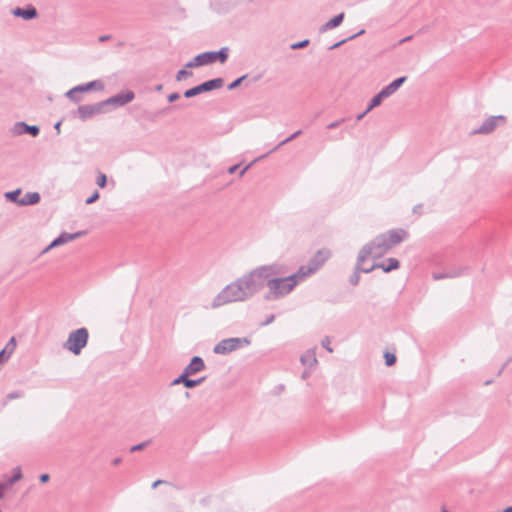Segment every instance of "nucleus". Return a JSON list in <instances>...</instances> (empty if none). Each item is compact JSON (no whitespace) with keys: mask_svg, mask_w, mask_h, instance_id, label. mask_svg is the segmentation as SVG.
Returning a JSON list of instances; mask_svg holds the SVG:
<instances>
[{"mask_svg":"<svg viewBox=\"0 0 512 512\" xmlns=\"http://www.w3.org/2000/svg\"><path fill=\"white\" fill-rule=\"evenodd\" d=\"M284 274L285 268L280 264L274 263L259 266L243 275L245 288L249 292L250 296L253 297L265 286L268 287V281L271 280L272 276H280Z\"/></svg>","mask_w":512,"mask_h":512,"instance_id":"obj_1","label":"nucleus"},{"mask_svg":"<svg viewBox=\"0 0 512 512\" xmlns=\"http://www.w3.org/2000/svg\"><path fill=\"white\" fill-rule=\"evenodd\" d=\"M250 298L251 296L245 288V282L242 276L224 287L213 299L211 307L216 309L229 303L242 302Z\"/></svg>","mask_w":512,"mask_h":512,"instance_id":"obj_2","label":"nucleus"},{"mask_svg":"<svg viewBox=\"0 0 512 512\" xmlns=\"http://www.w3.org/2000/svg\"><path fill=\"white\" fill-rule=\"evenodd\" d=\"M389 250H391V248L384 235L380 234L362 247L359 251V260H366L368 258L378 259L384 256Z\"/></svg>","mask_w":512,"mask_h":512,"instance_id":"obj_3","label":"nucleus"},{"mask_svg":"<svg viewBox=\"0 0 512 512\" xmlns=\"http://www.w3.org/2000/svg\"><path fill=\"white\" fill-rule=\"evenodd\" d=\"M268 289L264 296L267 301L283 298L294 290L283 275L272 276L271 280L268 281Z\"/></svg>","mask_w":512,"mask_h":512,"instance_id":"obj_4","label":"nucleus"},{"mask_svg":"<svg viewBox=\"0 0 512 512\" xmlns=\"http://www.w3.org/2000/svg\"><path fill=\"white\" fill-rule=\"evenodd\" d=\"M89 339L87 328L82 327L72 331L67 340L63 343V348L70 351L74 355H80L83 348L86 347Z\"/></svg>","mask_w":512,"mask_h":512,"instance_id":"obj_5","label":"nucleus"},{"mask_svg":"<svg viewBox=\"0 0 512 512\" xmlns=\"http://www.w3.org/2000/svg\"><path fill=\"white\" fill-rule=\"evenodd\" d=\"M250 343H251V341L247 337L226 338V339L221 340L214 346L213 352L218 355H226V354L236 351L244 346H248Z\"/></svg>","mask_w":512,"mask_h":512,"instance_id":"obj_6","label":"nucleus"},{"mask_svg":"<svg viewBox=\"0 0 512 512\" xmlns=\"http://www.w3.org/2000/svg\"><path fill=\"white\" fill-rule=\"evenodd\" d=\"M224 85L223 78H213L210 80H207L205 82H202L201 84L194 86L190 89H187L184 91V97L185 98H192L195 97L201 93L209 92L215 89H219Z\"/></svg>","mask_w":512,"mask_h":512,"instance_id":"obj_7","label":"nucleus"},{"mask_svg":"<svg viewBox=\"0 0 512 512\" xmlns=\"http://www.w3.org/2000/svg\"><path fill=\"white\" fill-rule=\"evenodd\" d=\"M106 112H108V109H105L103 102L100 101L93 104L80 105L74 115L82 122H85L95 115L104 114Z\"/></svg>","mask_w":512,"mask_h":512,"instance_id":"obj_8","label":"nucleus"},{"mask_svg":"<svg viewBox=\"0 0 512 512\" xmlns=\"http://www.w3.org/2000/svg\"><path fill=\"white\" fill-rule=\"evenodd\" d=\"M134 98L135 93L132 90H126L121 91L109 97L108 99L103 100L102 102L104 104L105 109H107L108 107L118 108L130 103L134 100Z\"/></svg>","mask_w":512,"mask_h":512,"instance_id":"obj_9","label":"nucleus"},{"mask_svg":"<svg viewBox=\"0 0 512 512\" xmlns=\"http://www.w3.org/2000/svg\"><path fill=\"white\" fill-rule=\"evenodd\" d=\"M331 252L328 249H320L318 250L308 261L305 266L308 273L311 275L315 274L324 263L330 258Z\"/></svg>","mask_w":512,"mask_h":512,"instance_id":"obj_10","label":"nucleus"},{"mask_svg":"<svg viewBox=\"0 0 512 512\" xmlns=\"http://www.w3.org/2000/svg\"><path fill=\"white\" fill-rule=\"evenodd\" d=\"M501 122L502 124H505L506 123V117L503 116V115H498V116H490L489 118H487L481 126H479L478 128L474 129L471 134L472 135H478V134H481V135H487V134H490L492 133L498 126V123Z\"/></svg>","mask_w":512,"mask_h":512,"instance_id":"obj_11","label":"nucleus"},{"mask_svg":"<svg viewBox=\"0 0 512 512\" xmlns=\"http://www.w3.org/2000/svg\"><path fill=\"white\" fill-rule=\"evenodd\" d=\"M202 61L205 65L213 64L217 61L220 63H225L228 60L229 57V48L228 47H222L218 51H206L203 53H200Z\"/></svg>","mask_w":512,"mask_h":512,"instance_id":"obj_12","label":"nucleus"},{"mask_svg":"<svg viewBox=\"0 0 512 512\" xmlns=\"http://www.w3.org/2000/svg\"><path fill=\"white\" fill-rule=\"evenodd\" d=\"M382 235H384L391 249L399 245L401 242L407 240L409 237V233L402 228L391 229L386 233H382Z\"/></svg>","mask_w":512,"mask_h":512,"instance_id":"obj_13","label":"nucleus"},{"mask_svg":"<svg viewBox=\"0 0 512 512\" xmlns=\"http://www.w3.org/2000/svg\"><path fill=\"white\" fill-rule=\"evenodd\" d=\"M104 89V84L101 80H93L85 84L77 85L70 89V94L73 93H84L92 90L101 91Z\"/></svg>","mask_w":512,"mask_h":512,"instance_id":"obj_14","label":"nucleus"},{"mask_svg":"<svg viewBox=\"0 0 512 512\" xmlns=\"http://www.w3.org/2000/svg\"><path fill=\"white\" fill-rule=\"evenodd\" d=\"M15 135L29 134L32 137H37L40 133V128L37 125H28L25 122H17L13 127Z\"/></svg>","mask_w":512,"mask_h":512,"instance_id":"obj_15","label":"nucleus"},{"mask_svg":"<svg viewBox=\"0 0 512 512\" xmlns=\"http://www.w3.org/2000/svg\"><path fill=\"white\" fill-rule=\"evenodd\" d=\"M83 232H76V233H67L62 232L58 237H56L50 245L43 251L46 252L50 250L51 248L66 244L76 238H78L80 235H82Z\"/></svg>","mask_w":512,"mask_h":512,"instance_id":"obj_16","label":"nucleus"},{"mask_svg":"<svg viewBox=\"0 0 512 512\" xmlns=\"http://www.w3.org/2000/svg\"><path fill=\"white\" fill-rule=\"evenodd\" d=\"M205 369L204 360L200 356H194L190 360V363L183 369L184 372L188 374L190 377L198 372H201Z\"/></svg>","mask_w":512,"mask_h":512,"instance_id":"obj_17","label":"nucleus"},{"mask_svg":"<svg viewBox=\"0 0 512 512\" xmlns=\"http://www.w3.org/2000/svg\"><path fill=\"white\" fill-rule=\"evenodd\" d=\"M309 276H311V274L308 273L305 266L302 265L294 274L285 277L286 280L289 282L290 286L294 289L301 281H303L305 278Z\"/></svg>","mask_w":512,"mask_h":512,"instance_id":"obj_18","label":"nucleus"},{"mask_svg":"<svg viewBox=\"0 0 512 512\" xmlns=\"http://www.w3.org/2000/svg\"><path fill=\"white\" fill-rule=\"evenodd\" d=\"M309 276H311V274L308 273L305 266L302 265L294 274L285 277L286 280L289 282L290 286L294 289L301 281H303L305 278Z\"/></svg>","mask_w":512,"mask_h":512,"instance_id":"obj_19","label":"nucleus"},{"mask_svg":"<svg viewBox=\"0 0 512 512\" xmlns=\"http://www.w3.org/2000/svg\"><path fill=\"white\" fill-rule=\"evenodd\" d=\"M12 13L14 16L21 17L24 20H32L38 15L36 8L32 5H27L25 8L17 7Z\"/></svg>","mask_w":512,"mask_h":512,"instance_id":"obj_20","label":"nucleus"},{"mask_svg":"<svg viewBox=\"0 0 512 512\" xmlns=\"http://www.w3.org/2000/svg\"><path fill=\"white\" fill-rule=\"evenodd\" d=\"M406 80V76L396 78L387 86L382 88L381 91L384 95H386V98H388L389 96L393 95L405 83Z\"/></svg>","mask_w":512,"mask_h":512,"instance_id":"obj_21","label":"nucleus"},{"mask_svg":"<svg viewBox=\"0 0 512 512\" xmlns=\"http://www.w3.org/2000/svg\"><path fill=\"white\" fill-rule=\"evenodd\" d=\"M344 17H345V14L343 12L339 13L338 15L334 16L329 21H327L325 24H323L320 27L319 31L321 33H324L328 30H331V29H334V28L340 26L344 20Z\"/></svg>","mask_w":512,"mask_h":512,"instance_id":"obj_22","label":"nucleus"},{"mask_svg":"<svg viewBox=\"0 0 512 512\" xmlns=\"http://www.w3.org/2000/svg\"><path fill=\"white\" fill-rule=\"evenodd\" d=\"M41 197L38 192H27L21 201H18L19 206L36 205L40 202Z\"/></svg>","mask_w":512,"mask_h":512,"instance_id":"obj_23","label":"nucleus"},{"mask_svg":"<svg viewBox=\"0 0 512 512\" xmlns=\"http://www.w3.org/2000/svg\"><path fill=\"white\" fill-rule=\"evenodd\" d=\"M376 266L382 269L385 273H389L393 270H397L400 267V262L396 258H388L386 261L377 263Z\"/></svg>","mask_w":512,"mask_h":512,"instance_id":"obj_24","label":"nucleus"},{"mask_svg":"<svg viewBox=\"0 0 512 512\" xmlns=\"http://www.w3.org/2000/svg\"><path fill=\"white\" fill-rule=\"evenodd\" d=\"M303 365L313 367L317 364L315 348L307 350L300 358Z\"/></svg>","mask_w":512,"mask_h":512,"instance_id":"obj_25","label":"nucleus"},{"mask_svg":"<svg viewBox=\"0 0 512 512\" xmlns=\"http://www.w3.org/2000/svg\"><path fill=\"white\" fill-rule=\"evenodd\" d=\"M386 98V95H384L382 93V91L380 90V92H378L369 102L368 106H367V111H371L373 110L374 108L378 107L379 105H381L382 101Z\"/></svg>","mask_w":512,"mask_h":512,"instance_id":"obj_26","label":"nucleus"},{"mask_svg":"<svg viewBox=\"0 0 512 512\" xmlns=\"http://www.w3.org/2000/svg\"><path fill=\"white\" fill-rule=\"evenodd\" d=\"M364 261L365 260H359V255L357 256V261H356V265H355L357 272H360V273H370L371 271H373L375 269H379V267L376 266L377 263H374L370 267H364L363 266Z\"/></svg>","mask_w":512,"mask_h":512,"instance_id":"obj_27","label":"nucleus"},{"mask_svg":"<svg viewBox=\"0 0 512 512\" xmlns=\"http://www.w3.org/2000/svg\"><path fill=\"white\" fill-rule=\"evenodd\" d=\"M21 194V189H16L13 191L6 192L4 194L5 198L13 203H16L18 205V201H21V198L19 197Z\"/></svg>","mask_w":512,"mask_h":512,"instance_id":"obj_28","label":"nucleus"},{"mask_svg":"<svg viewBox=\"0 0 512 512\" xmlns=\"http://www.w3.org/2000/svg\"><path fill=\"white\" fill-rule=\"evenodd\" d=\"M22 477H23V475H22L20 467L14 468L13 475L6 479L7 485H9L11 487L14 483H16L17 481L22 479Z\"/></svg>","mask_w":512,"mask_h":512,"instance_id":"obj_29","label":"nucleus"},{"mask_svg":"<svg viewBox=\"0 0 512 512\" xmlns=\"http://www.w3.org/2000/svg\"><path fill=\"white\" fill-rule=\"evenodd\" d=\"M302 134V131L301 130H297L296 132H294L292 135H290L289 137H287L286 139H284L283 141H281L277 146H275L273 149H271L269 151V153L271 152H274L276 151L278 148H280L281 146L291 142L292 140H294L295 138H297L298 136H300Z\"/></svg>","mask_w":512,"mask_h":512,"instance_id":"obj_30","label":"nucleus"},{"mask_svg":"<svg viewBox=\"0 0 512 512\" xmlns=\"http://www.w3.org/2000/svg\"><path fill=\"white\" fill-rule=\"evenodd\" d=\"M364 33H365V30L362 29L358 33L353 34V35H351V36H349L347 38H344V39L340 40L339 42L333 44L332 46L329 47V50L336 49V48L340 47L341 45H343L344 43H346L347 41L355 39L356 37H358L359 35H362Z\"/></svg>","mask_w":512,"mask_h":512,"instance_id":"obj_31","label":"nucleus"},{"mask_svg":"<svg viewBox=\"0 0 512 512\" xmlns=\"http://www.w3.org/2000/svg\"><path fill=\"white\" fill-rule=\"evenodd\" d=\"M206 377H201L198 379H190L189 377L186 378L184 387L187 389H192L200 384H202L205 381Z\"/></svg>","mask_w":512,"mask_h":512,"instance_id":"obj_32","label":"nucleus"},{"mask_svg":"<svg viewBox=\"0 0 512 512\" xmlns=\"http://www.w3.org/2000/svg\"><path fill=\"white\" fill-rule=\"evenodd\" d=\"M204 66V63L202 61L201 55H196L191 61L187 62L185 65V68H195Z\"/></svg>","mask_w":512,"mask_h":512,"instance_id":"obj_33","label":"nucleus"},{"mask_svg":"<svg viewBox=\"0 0 512 512\" xmlns=\"http://www.w3.org/2000/svg\"><path fill=\"white\" fill-rule=\"evenodd\" d=\"M467 269H468V267H466V266H463V267H460L457 269H450L449 271H447V274H448L449 278H456V277L463 275Z\"/></svg>","mask_w":512,"mask_h":512,"instance_id":"obj_34","label":"nucleus"},{"mask_svg":"<svg viewBox=\"0 0 512 512\" xmlns=\"http://www.w3.org/2000/svg\"><path fill=\"white\" fill-rule=\"evenodd\" d=\"M16 345L15 337H11L3 349L12 355L16 349Z\"/></svg>","mask_w":512,"mask_h":512,"instance_id":"obj_35","label":"nucleus"},{"mask_svg":"<svg viewBox=\"0 0 512 512\" xmlns=\"http://www.w3.org/2000/svg\"><path fill=\"white\" fill-rule=\"evenodd\" d=\"M189 377L188 374L184 371H182V373L176 377L172 382H171V386H175V385H179V384H185V381H186V378Z\"/></svg>","mask_w":512,"mask_h":512,"instance_id":"obj_36","label":"nucleus"},{"mask_svg":"<svg viewBox=\"0 0 512 512\" xmlns=\"http://www.w3.org/2000/svg\"><path fill=\"white\" fill-rule=\"evenodd\" d=\"M192 76V72L187 69H180L176 74V80L182 81L188 77Z\"/></svg>","mask_w":512,"mask_h":512,"instance_id":"obj_37","label":"nucleus"},{"mask_svg":"<svg viewBox=\"0 0 512 512\" xmlns=\"http://www.w3.org/2000/svg\"><path fill=\"white\" fill-rule=\"evenodd\" d=\"M310 43V40L309 39H304L302 41H299V42H295V43H292L290 45V48L292 50H297V49H302V48H305L309 45Z\"/></svg>","mask_w":512,"mask_h":512,"instance_id":"obj_38","label":"nucleus"},{"mask_svg":"<svg viewBox=\"0 0 512 512\" xmlns=\"http://www.w3.org/2000/svg\"><path fill=\"white\" fill-rule=\"evenodd\" d=\"M248 77L247 74L245 75H242L241 77L235 79L233 82H231L229 85H228V89L229 90H233V89H236L238 86L241 85V83Z\"/></svg>","mask_w":512,"mask_h":512,"instance_id":"obj_39","label":"nucleus"},{"mask_svg":"<svg viewBox=\"0 0 512 512\" xmlns=\"http://www.w3.org/2000/svg\"><path fill=\"white\" fill-rule=\"evenodd\" d=\"M385 364L390 367L396 363V356L393 353L386 352L384 355Z\"/></svg>","mask_w":512,"mask_h":512,"instance_id":"obj_40","label":"nucleus"},{"mask_svg":"<svg viewBox=\"0 0 512 512\" xmlns=\"http://www.w3.org/2000/svg\"><path fill=\"white\" fill-rule=\"evenodd\" d=\"M360 281V272H357L356 268L354 269L353 274L349 277V283L353 286H357Z\"/></svg>","mask_w":512,"mask_h":512,"instance_id":"obj_41","label":"nucleus"},{"mask_svg":"<svg viewBox=\"0 0 512 512\" xmlns=\"http://www.w3.org/2000/svg\"><path fill=\"white\" fill-rule=\"evenodd\" d=\"M96 183L100 188H104L107 185V176L104 173H99Z\"/></svg>","mask_w":512,"mask_h":512,"instance_id":"obj_42","label":"nucleus"},{"mask_svg":"<svg viewBox=\"0 0 512 512\" xmlns=\"http://www.w3.org/2000/svg\"><path fill=\"white\" fill-rule=\"evenodd\" d=\"M23 396V392L22 391H13V392H10L6 395V401L4 402V405L7 403V401L9 400H13V399H18L20 397Z\"/></svg>","mask_w":512,"mask_h":512,"instance_id":"obj_43","label":"nucleus"},{"mask_svg":"<svg viewBox=\"0 0 512 512\" xmlns=\"http://www.w3.org/2000/svg\"><path fill=\"white\" fill-rule=\"evenodd\" d=\"M150 444V440L144 441L142 443L136 444L130 448V452H137L143 450L145 447H147Z\"/></svg>","mask_w":512,"mask_h":512,"instance_id":"obj_44","label":"nucleus"},{"mask_svg":"<svg viewBox=\"0 0 512 512\" xmlns=\"http://www.w3.org/2000/svg\"><path fill=\"white\" fill-rule=\"evenodd\" d=\"M330 343H331V339L329 336H325L322 341H321V345L324 349H326L328 352H333V349L331 348L330 346Z\"/></svg>","mask_w":512,"mask_h":512,"instance_id":"obj_45","label":"nucleus"},{"mask_svg":"<svg viewBox=\"0 0 512 512\" xmlns=\"http://www.w3.org/2000/svg\"><path fill=\"white\" fill-rule=\"evenodd\" d=\"M99 197H100L99 192H98L97 190H95V191L92 193V195H90V196L86 199L85 203H86L87 205L93 204L94 202H96V201L99 199Z\"/></svg>","mask_w":512,"mask_h":512,"instance_id":"obj_46","label":"nucleus"},{"mask_svg":"<svg viewBox=\"0 0 512 512\" xmlns=\"http://www.w3.org/2000/svg\"><path fill=\"white\" fill-rule=\"evenodd\" d=\"M65 96L71 100L72 102H75V103H78L81 101V97L79 96V93H73L72 95L70 94V90H68L65 94Z\"/></svg>","mask_w":512,"mask_h":512,"instance_id":"obj_47","label":"nucleus"},{"mask_svg":"<svg viewBox=\"0 0 512 512\" xmlns=\"http://www.w3.org/2000/svg\"><path fill=\"white\" fill-rule=\"evenodd\" d=\"M10 357H11V355L7 351L2 349L0 351V364L6 363L10 359Z\"/></svg>","mask_w":512,"mask_h":512,"instance_id":"obj_48","label":"nucleus"},{"mask_svg":"<svg viewBox=\"0 0 512 512\" xmlns=\"http://www.w3.org/2000/svg\"><path fill=\"white\" fill-rule=\"evenodd\" d=\"M346 121L345 118H341L339 120H336L330 124L327 125V129H335L337 128L340 124L344 123Z\"/></svg>","mask_w":512,"mask_h":512,"instance_id":"obj_49","label":"nucleus"},{"mask_svg":"<svg viewBox=\"0 0 512 512\" xmlns=\"http://www.w3.org/2000/svg\"><path fill=\"white\" fill-rule=\"evenodd\" d=\"M10 486L7 485V481H0V499L4 496V490L8 489Z\"/></svg>","mask_w":512,"mask_h":512,"instance_id":"obj_50","label":"nucleus"},{"mask_svg":"<svg viewBox=\"0 0 512 512\" xmlns=\"http://www.w3.org/2000/svg\"><path fill=\"white\" fill-rule=\"evenodd\" d=\"M180 98V94L178 92H173L168 95L167 99L170 103L175 102Z\"/></svg>","mask_w":512,"mask_h":512,"instance_id":"obj_51","label":"nucleus"},{"mask_svg":"<svg viewBox=\"0 0 512 512\" xmlns=\"http://www.w3.org/2000/svg\"><path fill=\"white\" fill-rule=\"evenodd\" d=\"M432 277L434 280H441L445 278H449L447 272L445 273H433Z\"/></svg>","mask_w":512,"mask_h":512,"instance_id":"obj_52","label":"nucleus"},{"mask_svg":"<svg viewBox=\"0 0 512 512\" xmlns=\"http://www.w3.org/2000/svg\"><path fill=\"white\" fill-rule=\"evenodd\" d=\"M423 212V205L422 204H417L413 207V213L414 214H417V215H421Z\"/></svg>","mask_w":512,"mask_h":512,"instance_id":"obj_53","label":"nucleus"},{"mask_svg":"<svg viewBox=\"0 0 512 512\" xmlns=\"http://www.w3.org/2000/svg\"><path fill=\"white\" fill-rule=\"evenodd\" d=\"M275 320V315H269L264 322L261 323V326H267L271 324Z\"/></svg>","mask_w":512,"mask_h":512,"instance_id":"obj_54","label":"nucleus"},{"mask_svg":"<svg viewBox=\"0 0 512 512\" xmlns=\"http://www.w3.org/2000/svg\"><path fill=\"white\" fill-rule=\"evenodd\" d=\"M49 479H50V476L47 473L41 474L39 476V480L41 483H47L49 481Z\"/></svg>","mask_w":512,"mask_h":512,"instance_id":"obj_55","label":"nucleus"},{"mask_svg":"<svg viewBox=\"0 0 512 512\" xmlns=\"http://www.w3.org/2000/svg\"><path fill=\"white\" fill-rule=\"evenodd\" d=\"M239 167H240L239 164L232 165L231 167L228 168V173L234 174L238 170Z\"/></svg>","mask_w":512,"mask_h":512,"instance_id":"obj_56","label":"nucleus"},{"mask_svg":"<svg viewBox=\"0 0 512 512\" xmlns=\"http://www.w3.org/2000/svg\"><path fill=\"white\" fill-rule=\"evenodd\" d=\"M61 124H62V120H60L54 124V129L56 130L57 134H60V132H61Z\"/></svg>","mask_w":512,"mask_h":512,"instance_id":"obj_57","label":"nucleus"},{"mask_svg":"<svg viewBox=\"0 0 512 512\" xmlns=\"http://www.w3.org/2000/svg\"><path fill=\"white\" fill-rule=\"evenodd\" d=\"M369 112H370V111H367V109H366L364 112H362V113H360V114H358V115L356 116V120H357V121L362 120V119L364 118V116H365L366 114H368Z\"/></svg>","mask_w":512,"mask_h":512,"instance_id":"obj_58","label":"nucleus"},{"mask_svg":"<svg viewBox=\"0 0 512 512\" xmlns=\"http://www.w3.org/2000/svg\"><path fill=\"white\" fill-rule=\"evenodd\" d=\"M252 166V163L246 165L241 171H240V176H243L246 171Z\"/></svg>","mask_w":512,"mask_h":512,"instance_id":"obj_59","label":"nucleus"},{"mask_svg":"<svg viewBox=\"0 0 512 512\" xmlns=\"http://www.w3.org/2000/svg\"><path fill=\"white\" fill-rule=\"evenodd\" d=\"M164 481L163 480H156L153 484H152V489H155L157 488L160 484H163Z\"/></svg>","mask_w":512,"mask_h":512,"instance_id":"obj_60","label":"nucleus"},{"mask_svg":"<svg viewBox=\"0 0 512 512\" xmlns=\"http://www.w3.org/2000/svg\"><path fill=\"white\" fill-rule=\"evenodd\" d=\"M412 38H413V36H412V35L407 36V37H405V38L401 39V40L399 41V44H403V43H405V42H408V41H410Z\"/></svg>","mask_w":512,"mask_h":512,"instance_id":"obj_61","label":"nucleus"},{"mask_svg":"<svg viewBox=\"0 0 512 512\" xmlns=\"http://www.w3.org/2000/svg\"><path fill=\"white\" fill-rule=\"evenodd\" d=\"M110 38H111V36H110V35H103V36H100V37H99V41H100V42H104V41L109 40Z\"/></svg>","mask_w":512,"mask_h":512,"instance_id":"obj_62","label":"nucleus"},{"mask_svg":"<svg viewBox=\"0 0 512 512\" xmlns=\"http://www.w3.org/2000/svg\"><path fill=\"white\" fill-rule=\"evenodd\" d=\"M121 461H122V459H121L120 457H117V458H114V459L112 460V464H113V465H118V464H120V463H121Z\"/></svg>","mask_w":512,"mask_h":512,"instance_id":"obj_63","label":"nucleus"},{"mask_svg":"<svg viewBox=\"0 0 512 512\" xmlns=\"http://www.w3.org/2000/svg\"><path fill=\"white\" fill-rule=\"evenodd\" d=\"M501 512H512V505L505 508L504 510H502Z\"/></svg>","mask_w":512,"mask_h":512,"instance_id":"obj_64","label":"nucleus"}]
</instances>
